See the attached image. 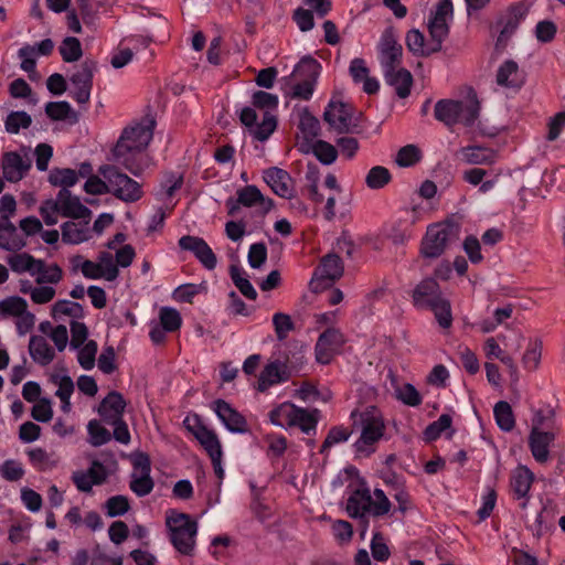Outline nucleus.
Wrapping results in <instances>:
<instances>
[{"mask_svg":"<svg viewBox=\"0 0 565 565\" xmlns=\"http://www.w3.org/2000/svg\"><path fill=\"white\" fill-rule=\"evenodd\" d=\"M154 125V120H149L125 128L113 149L115 161L136 177L148 167V157L143 152L152 140Z\"/></svg>","mask_w":565,"mask_h":565,"instance_id":"obj_1","label":"nucleus"},{"mask_svg":"<svg viewBox=\"0 0 565 565\" xmlns=\"http://www.w3.org/2000/svg\"><path fill=\"white\" fill-rule=\"evenodd\" d=\"M452 13L451 1H440L428 21L430 39L426 42L419 30H409L405 38L407 49L416 56H429L439 52L443 42L449 34L448 21L452 19Z\"/></svg>","mask_w":565,"mask_h":565,"instance_id":"obj_2","label":"nucleus"},{"mask_svg":"<svg viewBox=\"0 0 565 565\" xmlns=\"http://www.w3.org/2000/svg\"><path fill=\"white\" fill-rule=\"evenodd\" d=\"M414 306L419 309H429L434 312L441 328H449L452 322L451 308L443 297L438 282L433 278L422 280L413 290Z\"/></svg>","mask_w":565,"mask_h":565,"instance_id":"obj_3","label":"nucleus"},{"mask_svg":"<svg viewBox=\"0 0 565 565\" xmlns=\"http://www.w3.org/2000/svg\"><path fill=\"white\" fill-rule=\"evenodd\" d=\"M320 419L318 408L307 409L285 402L269 412L271 424L280 427H298L303 434H316Z\"/></svg>","mask_w":565,"mask_h":565,"instance_id":"obj_4","label":"nucleus"},{"mask_svg":"<svg viewBox=\"0 0 565 565\" xmlns=\"http://www.w3.org/2000/svg\"><path fill=\"white\" fill-rule=\"evenodd\" d=\"M166 525L170 542L182 555H191L195 547L198 523L186 513L177 510L167 511Z\"/></svg>","mask_w":565,"mask_h":565,"instance_id":"obj_5","label":"nucleus"},{"mask_svg":"<svg viewBox=\"0 0 565 565\" xmlns=\"http://www.w3.org/2000/svg\"><path fill=\"white\" fill-rule=\"evenodd\" d=\"M460 236V225L449 221L428 226L422 243L420 252L424 257L437 258L447 248L457 244Z\"/></svg>","mask_w":565,"mask_h":565,"instance_id":"obj_6","label":"nucleus"},{"mask_svg":"<svg viewBox=\"0 0 565 565\" xmlns=\"http://www.w3.org/2000/svg\"><path fill=\"white\" fill-rule=\"evenodd\" d=\"M99 174L107 180L109 193L124 202H136L141 199L143 192L140 184L119 171L115 166L105 164L98 170Z\"/></svg>","mask_w":565,"mask_h":565,"instance_id":"obj_7","label":"nucleus"},{"mask_svg":"<svg viewBox=\"0 0 565 565\" xmlns=\"http://www.w3.org/2000/svg\"><path fill=\"white\" fill-rule=\"evenodd\" d=\"M324 121L338 134H356L360 131L353 107L343 102L330 100L323 113Z\"/></svg>","mask_w":565,"mask_h":565,"instance_id":"obj_8","label":"nucleus"},{"mask_svg":"<svg viewBox=\"0 0 565 565\" xmlns=\"http://www.w3.org/2000/svg\"><path fill=\"white\" fill-rule=\"evenodd\" d=\"M343 270L340 256L337 254L326 255L309 282L310 290L317 294L331 287L343 275Z\"/></svg>","mask_w":565,"mask_h":565,"instance_id":"obj_9","label":"nucleus"},{"mask_svg":"<svg viewBox=\"0 0 565 565\" xmlns=\"http://www.w3.org/2000/svg\"><path fill=\"white\" fill-rule=\"evenodd\" d=\"M377 50L383 72L401 66L403 47L397 42V36L393 28H386L384 30L377 44Z\"/></svg>","mask_w":565,"mask_h":565,"instance_id":"obj_10","label":"nucleus"},{"mask_svg":"<svg viewBox=\"0 0 565 565\" xmlns=\"http://www.w3.org/2000/svg\"><path fill=\"white\" fill-rule=\"evenodd\" d=\"M361 436L354 447L358 452L369 456L374 451L372 446L383 437L385 426L382 418L369 413L361 414Z\"/></svg>","mask_w":565,"mask_h":565,"instance_id":"obj_11","label":"nucleus"},{"mask_svg":"<svg viewBox=\"0 0 565 565\" xmlns=\"http://www.w3.org/2000/svg\"><path fill=\"white\" fill-rule=\"evenodd\" d=\"M95 71L96 63L92 60H85L79 65L78 70L71 76V84L73 87L72 95L78 104L88 103Z\"/></svg>","mask_w":565,"mask_h":565,"instance_id":"obj_12","label":"nucleus"},{"mask_svg":"<svg viewBox=\"0 0 565 565\" xmlns=\"http://www.w3.org/2000/svg\"><path fill=\"white\" fill-rule=\"evenodd\" d=\"M185 428L198 439L209 457L222 456V446L217 435L204 426L200 417L194 415L193 417L188 416L183 422Z\"/></svg>","mask_w":565,"mask_h":565,"instance_id":"obj_13","label":"nucleus"},{"mask_svg":"<svg viewBox=\"0 0 565 565\" xmlns=\"http://www.w3.org/2000/svg\"><path fill=\"white\" fill-rule=\"evenodd\" d=\"M22 150L25 151L24 157L17 151L6 152L2 157L3 178L9 182H19L31 169L32 161L28 156L29 148L24 147Z\"/></svg>","mask_w":565,"mask_h":565,"instance_id":"obj_14","label":"nucleus"},{"mask_svg":"<svg viewBox=\"0 0 565 565\" xmlns=\"http://www.w3.org/2000/svg\"><path fill=\"white\" fill-rule=\"evenodd\" d=\"M533 2L531 0H521L508 7L505 13L501 17L499 23L502 29L499 35V41L509 38L519 28V24L527 15Z\"/></svg>","mask_w":565,"mask_h":565,"instance_id":"obj_15","label":"nucleus"},{"mask_svg":"<svg viewBox=\"0 0 565 565\" xmlns=\"http://www.w3.org/2000/svg\"><path fill=\"white\" fill-rule=\"evenodd\" d=\"M179 246L183 250L192 252L206 269L212 270L216 267V256L203 238L185 235L179 239Z\"/></svg>","mask_w":565,"mask_h":565,"instance_id":"obj_16","label":"nucleus"},{"mask_svg":"<svg viewBox=\"0 0 565 565\" xmlns=\"http://www.w3.org/2000/svg\"><path fill=\"white\" fill-rule=\"evenodd\" d=\"M373 499L367 488L356 489L347 501V512L353 519H359L366 529L369 514H372Z\"/></svg>","mask_w":565,"mask_h":565,"instance_id":"obj_17","label":"nucleus"},{"mask_svg":"<svg viewBox=\"0 0 565 565\" xmlns=\"http://www.w3.org/2000/svg\"><path fill=\"white\" fill-rule=\"evenodd\" d=\"M213 409L230 431L239 434L248 431L246 418L224 399L214 401Z\"/></svg>","mask_w":565,"mask_h":565,"instance_id":"obj_18","label":"nucleus"},{"mask_svg":"<svg viewBox=\"0 0 565 565\" xmlns=\"http://www.w3.org/2000/svg\"><path fill=\"white\" fill-rule=\"evenodd\" d=\"M263 179L276 195L284 199L294 196L292 179L286 170L277 167L268 168L264 171Z\"/></svg>","mask_w":565,"mask_h":565,"instance_id":"obj_19","label":"nucleus"},{"mask_svg":"<svg viewBox=\"0 0 565 565\" xmlns=\"http://www.w3.org/2000/svg\"><path fill=\"white\" fill-rule=\"evenodd\" d=\"M290 372L285 369L280 358L270 361L260 372L258 379V391L265 392L270 386L288 381Z\"/></svg>","mask_w":565,"mask_h":565,"instance_id":"obj_20","label":"nucleus"},{"mask_svg":"<svg viewBox=\"0 0 565 565\" xmlns=\"http://www.w3.org/2000/svg\"><path fill=\"white\" fill-rule=\"evenodd\" d=\"M58 200L61 203V215L70 218H90L92 212L85 206L78 196H75L67 189L58 191Z\"/></svg>","mask_w":565,"mask_h":565,"instance_id":"obj_21","label":"nucleus"},{"mask_svg":"<svg viewBox=\"0 0 565 565\" xmlns=\"http://www.w3.org/2000/svg\"><path fill=\"white\" fill-rule=\"evenodd\" d=\"M126 402L117 391H111L103 398L98 406V414L105 423H116L122 418Z\"/></svg>","mask_w":565,"mask_h":565,"instance_id":"obj_22","label":"nucleus"},{"mask_svg":"<svg viewBox=\"0 0 565 565\" xmlns=\"http://www.w3.org/2000/svg\"><path fill=\"white\" fill-rule=\"evenodd\" d=\"M554 439L555 435L552 431L531 429L529 436V447L532 456L537 462L544 463L548 460V448Z\"/></svg>","mask_w":565,"mask_h":565,"instance_id":"obj_23","label":"nucleus"},{"mask_svg":"<svg viewBox=\"0 0 565 565\" xmlns=\"http://www.w3.org/2000/svg\"><path fill=\"white\" fill-rule=\"evenodd\" d=\"M495 82L501 87L520 89L524 84V75L516 62L508 60L498 68Z\"/></svg>","mask_w":565,"mask_h":565,"instance_id":"obj_24","label":"nucleus"},{"mask_svg":"<svg viewBox=\"0 0 565 565\" xmlns=\"http://www.w3.org/2000/svg\"><path fill=\"white\" fill-rule=\"evenodd\" d=\"M387 85L395 88L396 95L399 98H406L411 94L413 85L412 73L404 67H396L391 71L383 72Z\"/></svg>","mask_w":565,"mask_h":565,"instance_id":"obj_25","label":"nucleus"},{"mask_svg":"<svg viewBox=\"0 0 565 565\" xmlns=\"http://www.w3.org/2000/svg\"><path fill=\"white\" fill-rule=\"evenodd\" d=\"M459 154L461 160L468 164H493L497 160L494 150L481 146L463 147Z\"/></svg>","mask_w":565,"mask_h":565,"instance_id":"obj_26","label":"nucleus"},{"mask_svg":"<svg viewBox=\"0 0 565 565\" xmlns=\"http://www.w3.org/2000/svg\"><path fill=\"white\" fill-rule=\"evenodd\" d=\"M29 353L33 361L42 366L50 364L55 356L53 348L42 335H32L30 338Z\"/></svg>","mask_w":565,"mask_h":565,"instance_id":"obj_27","label":"nucleus"},{"mask_svg":"<svg viewBox=\"0 0 565 565\" xmlns=\"http://www.w3.org/2000/svg\"><path fill=\"white\" fill-rule=\"evenodd\" d=\"M85 223H75L73 221H67L62 224V241L66 244H81L89 239V228L88 222L89 218H84Z\"/></svg>","mask_w":565,"mask_h":565,"instance_id":"obj_28","label":"nucleus"},{"mask_svg":"<svg viewBox=\"0 0 565 565\" xmlns=\"http://www.w3.org/2000/svg\"><path fill=\"white\" fill-rule=\"evenodd\" d=\"M10 268L18 274L29 271L31 275H35V271L44 269V262L35 259L32 255L22 253L14 254L7 259Z\"/></svg>","mask_w":565,"mask_h":565,"instance_id":"obj_29","label":"nucleus"},{"mask_svg":"<svg viewBox=\"0 0 565 565\" xmlns=\"http://www.w3.org/2000/svg\"><path fill=\"white\" fill-rule=\"evenodd\" d=\"M277 358L281 359L282 365L291 376L298 373L305 363L303 351L297 344H286L284 351L278 352Z\"/></svg>","mask_w":565,"mask_h":565,"instance_id":"obj_30","label":"nucleus"},{"mask_svg":"<svg viewBox=\"0 0 565 565\" xmlns=\"http://www.w3.org/2000/svg\"><path fill=\"white\" fill-rule=\"evenodd\" d=\"M458 107L459 100L440 99L434 108L435 118L447 127H452L459 122Z\"/></svg>","mask_w":565,"mask_h":565,"instance_id":"obj_31","label":"nucleus"},{"mask_svg":"<svg viewBox=\"0 0 565 565\" xmlns=\"http://www.w3.org/2000/svg\"><path fill=\"white\" fill-rule=\"evenodd\" d=\"M320 70L321 65L316 58L311 56H305L295 66L292 75L297 81H317L320 74Z\"/></svg>","mask_w":565,"mask_h":565,"instance_id":"obj_32","label":"nucleus"},{"mask_svg":"<svg viewBox=\"0 0 565 565\" xmlns=\"http://www.w3.org/2000/svg\"><path fill=\"white\" fill-rule=\"evenodd\" d=\"M533 482V473L526 468H519L511 477V489L518 499L525 498Z\"/></svg>","mask_w":565,"mask_h":565,"instance_id":"obj_33","label":"nucleus"},{"mask_svg":"<svg viewBox=\"0 0 565 565\" xmlns=\"http://www.w3.org/2000/svg\"><path fill=\"white\" fill-rule=\"evenodd\" d=\"M78 181V174L70 168H55L50 172L49 182L54 186L67 189L75 185Z\"/></svg>","mask_w":565,"mask_h":565,"instance_id":"obj_34","label":"nucleus"},{"mask_svg":"<svg viewBox=\"0 0 565 565\" xmlns=\"http://www.w3.org/2000/svg\"><path fill=\"white\" fill-rule=\"evenodd\" d=\"M299 129L306 140H313L320 134V122L308 108L302 109L299 119Z\"/></svg>","mask_w":565,"mask_h":565,"instance_id":"obj_35","label":"nucleus"},{"mask_svg":"<svg viewBox=\"0 0 565 565\" xmlns=\"http://www.w3.org/2000/svg\"><path fill=\"white\" fill-rule=\"evenodd\" d=\"M493 414L498 426L504 430L510 431L514 428L515 420L512 408L508 402L500 401L493 408Z\"/></svg>","mask_w":565,"mask_h":565,"instance_id":"obj_36","label":"nucleus"},{"mask_svg":"<svg viewBox=\"0 0 565 565\" xmlns=\"http://www.w3.org/2000/svg\"><path fill=\"white\" fill-rule=\"evenodd\" d=\"M32 125L31 116L23 110L11 111L4 120L7 132L17 135L20 129H28Z\"/></svg>","mask_w":565,"mask_h":565,"instance_id":"obj_37","label":"nucleus"},{"mask_svg":"<svg viewBox=\"0 0 565 565\" xmlns=\"http://www.w3.org/2000/svg\"><path fill=\"white\" fill-rule=\"evenodd\" d=\"M392 180L388 169L382 166L371 168L365 177L366 185L372 190H379L388 184Z\"/></svg>","mask_w":565,"mask_h":565,"instance_id":"obj_38","label":"nucleus"},{"mask_svg":"<svg viewBox=\"0 0 565 565\" xmlns=\"http://www.w3.org/2000/svg\"><path fill=\"white\" fill-rule=\"evenodd\" d=\"M458 108L459 122L466 126L473 125L480 110L479 102L476 96L467 102L459 100Z\"/></svg>","mask_w":565,"mask_h":565,"instance_id":"obj_39","label":"nucleus"},{"mask_svg":"<svg viewBox=\"0 0 565 565\" xmlns=\"http://www.w3.org/2000/svg\"><path fill=\"white\" fill-rule=\"evenodd\" d=\"M130 478L129 488L136 495L146 497L153 490L154 482L150 475L132 472Z\"/></svg>","mask_w":565,"mask_h":565,"instance_id":"obj_40","label":"nucleus"},{"mask_svg":"<svg viewBox=\"0 0 565 565\" xmlns=\"http://www.w3.org/2000/svg\"><path fill=\"white\" fill-rule=\"evenodd\" d=\"M28 303L21 297H8L0 301V315L20 317L26 312Z\"/></svg>","mask_w":565,"mask_h":565,"instance_id":"obj_41","label":"nucleus"},{"mask_svg":"<svg viewBox=\"0 0 565 565\" xmlns=\"http://www.w3.org/2000/svg\"><path fill=\"white\" fill-rule=\"evenodd\" d=\"M60 54L67 63L78 61L83 54L79 40L73 36L66 38L60 46Z\"/></svg>","mask_w":565,"mask_h":565,"instance_id":"obj_42","label":"nucleus"},{"mask_svg":"<svg viewBox=\"0 0 565 565\" xmlns=\"http://www.w3.org/2000/svg\"><path fill=\"white\" fill-rule=\"evenodd\" d=\"M422 152L415 145H407L402 147L395 157V162L399 167H412L419 162Z\"/></svg>","mask_w":565,"mask_h":565,"instance_id":"obj_43","label":"nucleus"},{"mask_svg":"<svg viewBox=\"0 0 565 565\" xmlns=\"http://www.w3.org/2000/svg\"><path fill=\"white\" fill-rule=\"evenodd\" d=\"M452 418L449 414H441L439 418L429 424L424 430V437L427 441H433L439 438L441 433L451 427Z\"/></svg>","mask_w":565,"mask_h":565,"instance_id":"obj_44","label":"nucleus"},{"mask_svg":"<svg viewBox=\"0 0 565 565\" xmlns=\"http://www.w3.org/2000/svg\"><path fill=\"white\" fill-rule=\"evenodd\" d=\"M312 152L322 164H331L338 157V150L324 140H317L312 146Z\"/></svg>","mask_w":565,"mask_h":565,"instance_id":"obj_45","label":"nucleus"},{"mask_svg":"<svg viewBox=\"0 0 565 565\" xmlns=\"http://www.w3.org/2000/svg\"><path fill=\"white\" fill-rule=\"evenodd\" d=\"M160 326L168 332H174L180 329L182 319L177 309L163 307L159 313Z\"/></svg>","mask_w":565,"mask_h":565,"instance_id":"obj_46","label":"nucleus"},{"mask_svg":"<svg viewBox=\"0 0 565 565\" xmlns=\"http://www.w3.org/2000/svg\"><path fill=\"white\" fill-rule=\"evenodd\" d=\"M276 126V117L269 111H265L262 122L255 124L253 135L257 140L265 141L275 131Z\"/></svg>","mask_w":565,"mask_h":565,"instance_id":"obj_47","label":"nucleus"},{"mask_svg":"<svg viewBox=\"0 0 565 565\" xmlns=\"http://www.w3.org/2000/svg\"><path fill=\"white\" fill-rule=\"evenodd\" d=\"M87 430L89 435V443L94 447L105 445L111 439L110 433L96 419L88 423Z\"/></svg>","mask_w":565,"mask_h":565,"instance_id":"obj_48","label":"nucleus"},{"mask_svg":"<svg viewBox=\"0 0 565 565\" xmlns=\"http://www.w3.org/2000/svg\"><path fill=\"white\" fill-rule=\"evenodd\" d=\"M28 456L31 463L40 470L51 469L57 463V460L42 448L29 450Z\"/></svg>","mask_w":565,"mask_h":565,"instance_id":"obj_49","label":"nucleus"},{"mask_svg":"<svg viewBox=\"0 0 565 565\" xmlns=\"http://www.w3.org/2000/svg\"><path fill=\"white\" fill-rule=\"evenodd\" d=\"M230 274L234 285L242 292V295L250 300H255L257 298V291L250 281L242 276L241 270L236 266L231 267Z\"/></svg>","mask_w":565,"mask_h":565,"instance_id":"obj_50","label":"nucleus"},{"mask_svg":"<svg viewBox=\"0 0 565 565\" xmlns=\"http://www.w3.org/2000/svg\"><path fill=\"white\" fill-rule=\"evenodd\" d=\"M98 350L97 342L87 341L78 351L77 361L84 370H92L95 365L96 353Z\"/></svg>","mask_w":565,"mask_h":565,"instance_id":"obj_51","label":"nucleus"},{"mask_svg":"<svg viewBox=\"0 0 565 565\" xmlns=\"http://www.w3.org/2000/svg\"><path fill=\"white\" fill-rule=\"evenodd\" d=\"M351 433L342 426H334L330 428L323 444L321 445L320 452L327 454L332 446L347 441Z\"/></svg>","mask_w":565,"mask_h":565,"instance_id":"obj_52","label":"nucleus"},{"mask_svg":"<svg viewBox=\"0 0 565 565\" xmlns=\"http://www.w3.org/2000/svg\"><path fill=\"white\" fill-rule=\"evenodd\" d=\"M98 260V265L103 271V278L108 281L115 280L119 275V270L116 259L114 260V256L108 252H102Z\"/></svg>","mask_w":565,"mask_h":565,"instance_id":"obj_53","label":"nucleus"},{"mask_svg":"<svg viewBox=\"0 0 565 565\" xmlns=\"http://www.w3.org/2000/svg\"><path fill=\"white\" fill-rule=\"evenodd\" d=\"M106 513L109 518L124 515L130 509L129 501L125 495H114L106 501Z\"/></svg>","mask_w":565,"mask_h":565,"instance_id":"obj_54","label":"nucleus"},{"mask_svg":"<svg viewBox=\"0 0 565 565\" xmlns=\"http://www.w3.org/2000/svg\"><path fill=\"white\" fill-rule=\"evenodd\" d=\"M18 56L21 60L20 67L24 72L32 74L35 73L36 67V50L35 46L24 45L18 51Z\"/></svg>","mask_w":565,"mask_h":565,"instance_id":"obj_55","label":"nucleus"},{"mask_svg":"<svg viewBox=\"0 0 565 565\" xmlns=\"http://www.w3.org/2000/svg\"><path fill=\"white\" fill-rule=\"evenodd\" d=\"M396 397L405 405L416 407L422 404V396L414 385L406 383L396 390Z\"/></svg>","mask_w":565,"mask_h":565,"instance_id":"obj_56","label":"nucleus"},{"mask_svg":"<svg viewBox=\"0 0 565 565\" xmlns=\"http://www.w3.org/2000/svg\"><path fill=\"white\" fill-rule=\"evenodd\" d=\"M54 317L63 315L72 318H82L84 315L83 307L73 301L58 300L53 307Z\"/></svg>","mask_w":565,"mask_h":565,"instance_id":"obj_57","label":"nucleus"},{"mask_svg":"<svg viewBox=\"0 0 565 565\" xmlns=\"http://www.w3.org/2000/svg\"><path fill=\"white\" fill-rule=\"evenodd\" d=\"M273 324L275 327L276 335L280 341L285 340L287 338V334L295 328L290 316L281 312H277L274 315Z\"/></svg>","mask_w":565,"mask_h":565,"instance_id":"obj_58","label":"nucleus"},{"mask_svg":"<svg viewBox=\"0 0 565 565\" xmlns=\"http://www.w3.org/2000/svg\"><path fill=\"white\" fill-rule=\"evenodd\" d=\"M541 355L542 343L540 341L532 342L522 359L524 367L530 371L536 370L541 361Z\"/></svg>","mask_w":565,"mask_h":565,"instance_id":"obj_59","label":"nucleus"},{"mask_svg":"<svg viewBox=\"0 0 565 565\" xmlns=\"http://www.w3.org/2000/svg\"><path fill=\"white\" fill-rule=\"evenodd\" d=\"M317 342L319 347L324 345L326 348L337 351L343 344V335L339 330L329 328L319 335Z\"/></svg>","mask_w":565,"mask_h":565,"instance_id":"obj_60","label":"nucleus"},{"mask_svg":"<svg viewBox=\"0 0 565 565\" xmlns=\"http://www.w3.org/2000/svg\"><path fill=\"white\" fill-rule=\"evenodd\" d=\"M238 203L242 205L250 207L258 203L259 200H263V194L256 185H246L239 189L237 192Z\"/></svg>","mask_w":565,"mask_h":565,"instance_id":"obj_61","label":"nucleus"},{"mask_svg":"<svg viewBox=\"0 0 565 565\" xmlns=\"http://www.w3.org/2000/svg\"><path fill=\"white\" fill-rule=\"evenodd\" d=\"M253 106L270 113V110L277 108L278 97L264 90L255 92L253 94Z\"/></svg>","mask_w":565,"mask_h":565,"instance_id":"obj_62","label":"nucleus"},{"mask_svg":"<svg viewBox=\"0 0 565 565\" xmlns=\"http://www.w3.org/2000/svg\"><path fill=\"white\" fill-rule=\"evenodd\" d=\"M72 111L67 102H50L45 105L46 115L53 120H64Z\"/></svg>","mask_w":565,"mask_h":565,"instance_id":"obj_63","label":"nucleus"},{"mask_svg":"<svg viewBox=\"0 0 565 565\" xmlns=\"http://www.w3.org/2000/svg\"><path fill=\"white\" fill-rule=\"evenodd\" d=\"M252 268H260L267 259V247L265 243L252 244L247 255Z\"/></svg>","mask_w":565,"mask_h":565,"instance_id":"obj_64","label":"nucleus"}]
</instances>
